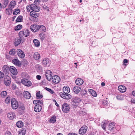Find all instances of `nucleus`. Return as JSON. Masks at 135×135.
<instances>
[{"instance_id":"obj_43","label":"nucleus","mask_w":135,"mask_h":135,"mask_svg":"<svg viewBox=\"0 0 135 135\" xmlns=\"http://www.w3.org/2000/svg\"><path fill=\"white\" fill-rule=\"evenodd\" d=\"M65 97L64 99H69L71 98V95L70 94H66Z\"/></svg>"},{"instance_id":"obj_27","label":"nucleus","mask_w":135,"mask_h":135,"mask_svg":"<svg viewBox=\"0 0 135 135\" xmlns=\"http://www.w3.org/2000/svg\"><path fill=\"white\" fill-rule=\"evenodd\" d=\"M2 70L5 73L7 74L8 73L9 70L8 66L6 65L3 66L2 68Z\"/></svg>"},{"instance_id":"obj_17","label":"nucleus","mask_w":135,"mask_h":135,"mask_svg":"<svg viewBox=\"0 0 135 135\" xmlns=\"http://www.w3.org/2000/svg\"><path fill=\"white\" fill-rule=\"evenodd\" d=\"M81 88L79 87L76 86L73 89V91L75 94H78L81 91Z\"/></svg>"},{"instance_id":"obj_19","label":"nucleus","mask_w":135,"mask_h":135,"mask_svg":"<svg viewBox=\"0 0 135 135\" xmlns=\"http://www.w3.org/2000/svg\"><path fill=\"white\" fill-rule=\"evenodd\" d=\"M115 125L114 123L111 122L109 123L107 127L109 131H112L114 128Z\"/></svg>"},{"instance_id":"obj_25","label":"nucleus","mask_w":135,"mask_h":135,"mask_svg":"<svg viewBox=\"0 0 135 135\" xmlns=\"http://www.w3.org/2000/svg\"><path fill=\"white\" fill-rule=\"evenodd\" d=\"M63 90L64 93L68 94L70 91V89L68 86H65L63 88Z\"/></svg>"},{"instance_id":"obj_3","label":"nucleus","mask_w":135,"mask_h":135,"mask_svg":"<svg viewBox=\"0 0 135 135\" xmlns=\"http://www.w3.org/2000/svg\"><path fill=\"white\" fill-rule=\"evenodd\" d=\"M21 83L24 85L29 87L32 85V83L28 79L24 78L21 80Z\"/></svg>"},{"instance_id":"obj_50","label":"nucleus","mask_w":135,"mask_h":135,"mask_svg":"<svg viewBox=\"0 0 135 135\" xmlns=\"http://www.w3.org/2000/svg\"><path fill=\"white\" fill-rule=\"evenodd\" d=\"M24 31H21L19 33V36L18 37H20L21 38H23V36H24Z\"/></svg>"},{"instance_id":"obj_45","label":"nucleus","mask_w":135,"mask_h":135,"mask_svg":"<svg viewBox=\"0 0 135 135\" xmlns=\"http://www.w3.org/2000/svg\"><path fill=\"white\" fill-rule=\"evenodd\" d=\"M36 67L38 71H41L42 70L41 67L40 65H36Z\"/></svg>"},{"instance_id":"obj_30","label":"nucleus","mask_w":135,"mask_h":135,"mask_svg":"<svg viewBox=\"0 0 135 135\" xmlns=\"http://www.w3.org/2000/svg\"><path fill=\"white\" fill-rule=\"evenodd\" d=\"M19 111L20 112L21 110L23 111L25 109V107L23 104L21 103L20 105H19Z\"/></svg>"},{"instance_id":"obj_15","label":"nucleus","mask_w":135,"mask_h":135,"mask_svg":"<svg viewBox=\"0 0 135 135\" xmlns=\"http://www.w3.org/2000/svg\"><path fill=\"white\" fill-rule=\"evenodd\" d=\"M7 117L9 119L13 120L16 117L15 114L13 112H10L8 114Z\"/></svg>"},{"instance_id":"obj_51","label":"nucleus","mask_w":135,"mask_h":135,"mask_svg":"<svg viewBox=\"0 0 135 135\" xmlns=\"http://www.w3.org/2000/svg\"><path fill=\"white\" fill-rule=\"evenodd\" d=\"M22 26L21 25H18L16 27V30H20L22 28Z\"/></svg>"},{"instance_id":"obj_18","label":"nucleus","mask_w":135,"mask_h":135,"mask_svg":"<svg viewBox=\"0 0 135 135\" xmlns=\"http://www.w3.org/2000/svg\"><path fill=\"white\" fill-rule=\"evenodd\" d=\"M42 109V107L41 105L39 104H36L34 107V111L37 112H40Z\"/></svg>"},{"instance_id":"obj_9","label":"nucleus","mask_w":135,"mask_h":135,"mask_svg":"<svg viewBox=\"0 0 135 135\" xmlns=\"http://www.w3.org/2000/svg\"><path fill=\"white\" fill-rule=\"evenodd\" d=\"M81 101V100L80 98L76 97L73 99L71 104L73 106H77Z\"/></svg>"},{"instance_id":"obj_8","label":"nucleus","mask_w":135,"mask_h":135,"mask_svg":"<svg viewBox=\"0 0 135 135\" xmlns=\"http://www.w3.org/2000/svg\"><path fill=\"white\" fill-rule=\"evenodd\" d=\"M39 26L38 25L34 24L30 26V28L32 31L36 32L38 31L40 29Z\"/></svg>"},{"instance_id":"obj_14","label":"nucleus","mask_w":135,"mask_h":135,"mask_svg":"<svg viewBox=\"0 0 135 135\" xmlns=\"http://www.w3.org/2000/svg\"><path fill=\"white\" fill-rule=\"evenodd\" d=\"M42 63L44 66H49L50 65L49 60L48 58H44L43 59Z\"/></svg>"},{"instance_id":"obj_29","label":"nucleus","mask_w":135,"mask_h":135,"mask_svg":"<svg viewBox=\"0 0 135 135\" xmlns=\"http://www.w3.org/2000/svg\"><path fill=\"white\" fill-rule=\"evenodd\" d=\"M16 125L18 128H21L23 126V123L21 121H19L17 122Z\"/></svg>"},{"instance_id":"obj_10","label":"nucleus","mask_w":135,"mask_h":135,"mask_svg":"<svg viewBox=\"0 0 135 135\" xmlns=\"http://www.w3.org/2000/svg\"><path fill=\"white\" fill-rule=\"evenodd\" d=\"M45 76L47 79L48 81H50L52 78V73L50 70H47L46 71L45 73Z\"/></svg>"},{"instance_id":"obj_28","label":"nucleus","mask_w":135,"mask_h":135,"mask_svg":"<svg viewBox=\"0 0 135 135\" xmlns=\"http://www.w3.org/2000/svg\"><path fill=\"white\" fill-rule=\"evenodd\" d=\"M88 91L93 96L96 97L97 96V93L94 90L89 89L88 90Z\"/></svg>"},{"instance_id":"obj_61","label":"nucleus","mask_w":135,"mask_h":135,"mask_svg":"<svg viewBox=\"0 0 135 135\" xmlns=\"http://www.w3.org/2000/svg\"><path fill=\"white\" fill-rule=\"evenodd\" d=\"M41 76L39 75H38L36 76V78L39 80L41 79Z\"/></svg>"},{"instance_id":"obj_38","label":"nucleus","mask_w":135,"mask_h":135,"mask_svg":"<svg viewBox=\"0 0 135 135\" xmlns=\"http://www.w3.org/2000/svg\"><path fill=\"white\" fill-rule=\"evenodd\" d=\"M33 103L34 104H36L37 103H39L41 104H42V101L40 100H34L33 102Z\"/></svg>"},{"instance_id":"obj_36","label":"nucleus","mask_w":135,"mask_h":135,"mask_svg":"<svg viewBox=\"0 0 135 135\" xmlns=\"http://www.w3.org/2000/svg\"><path fill=\"white\" fill-rule=\"evenodd\" d=\"M23 20V17L21 16H19L16 20V22H21Z\"/></svg>"},{"instance_id":"obj_63","label":"nucleus","mask_w":135,"mask_h":135,"mask_svg":"<svg viewBox=\"0 0 135 135\" xmlns=\"http://www.w3.org/2000/svg\"><path fill=\"white\" fill-rule=\"evenodd\" d=\"M131 102L132 103H135V100H134L133 99H132L131 100Z\"/></svg>"},{"instance_id":"obj_53","label":"nucleus","mask_w":135,"mask_h":135,"mask_svg":"<svg viewBox=\"0 0 135 135\" xmlns=\"http://www.w3.org/2000/svg\"><path fill=\"white\" fill-rule=\"evenodd\" d=\"M25 131L23 129L21 131H20V132L19 135H25Z\"/></svg>"},{"instance_id":"obj_32","label":"nucleus","mask_w":135,"mask_h":135,"mask_svg":"<svg viewBox=\"0 0 135 135\" xmlns=\"http://www.w3.org/2000/svg\"><path fill=\"white\" fill-rule=\"evenodd\" d=\"M49 121L52 123H54L56 121V117L55 116H54L50 119Z\"/></svg>"},{"instance_id":"obj_7","label":"nucleus","mask_w":135,"mask_h":135,"mask_svg":"<svg viewBox=\"0 0 135 135\" xmlns=\"http://www.w3.org/2000/svg\"><path fill=\"white\" fill-rule=\"evenodd\" d=\"M87 127L85 126H82L79 129V133L81 135H83L86 133L87 130Z\"/></svg>"},{"instance_id":"obj_47","label":"nucleus","mask_w":135,"mask_h":135,"mask_svg":"<svg viewBox=\"0 0 135 135\" xmlns=\"http://www.w3.org/2000/svg\"><path fill=\"white\" fill-rule=\"evenodd\" d=\"M45 89L48 91L51 94H53L54 93V91L53 90L50 88H49L47 87L45 88Z\"/></svg>"},{"instance_id":"obj_55","label":"nucleus","mask_w":135,"mask_h":135,"mask_svg":"<svg viewBox=\"0 0 135 135\" xmlns=\"http://www.w3.org/2000/svg\"><path fill=\"white\" fill-rule=\"evenodd\" d=\"M4 77V74L2 72L0 71V79L3 78Z\"/></svg>"},{"instance_id":"obj_1","label":"nucleus","mask_w":135,"mask_h":135,"mask_svg":"<svg viewBox=\"0 0 135 135\" xmlns=\"http://www.w3.org/2000/svg\"><path fill=\"white\" fill-rule=\"evenodd\" d=\"M11 105L12 108L13 109H16L19 106L17 100L14 98L11 99Z\"/></svg>"},{"instance_id":"obj_13","label":"nucleus","mask_w":135,"mask_h":135,"mask_svg":"<svg viewBox=\"0 0 135 135\" xmlns=\"http://www.w3.org/2000/svg\"><path fill=\"white\" fill-rule=\"evenodd\" d=\"M12 62L13 64L17 66H20L21 65V61L17 59H13L12 60Z\"/></svg>"},{"instance_id":"obj_40","label":"nucleus","mask_w":135,"mask_h":135,"mask_svg":"<svg viewBox=\"0 0 135 135\" xmlns=\"http://www.w3.org/2000/svg\"><path fill=\"white\" fill-rule=\"evenodd\" d=\"M108 124L107 123H105V122H103L102 124V127L104 130H106V126Z\"/></svg>"},{"instance_id":"obj_12","label":"nucleus","mask_w":135,"mask_h":135,"mask_svg":"<svg viewBox=\"0 0 135 135\" xmlns=\"http://www.w3.org/2000/svg\"><path fill=\"white\" fill-rule=\"evenodd\" d=\"M9 70L12 74L14 75H16L18 73L16 69L13 66H11L10 67Z\"/></svg>"},{"instance_id":"obj_5","label":"nucleus","mask_w":135,"mask_h":135,"mask_svg":"<svg viewBox=\"0 0 135 135\" xmlns=\"http://www.w3.org/2000/svg\"><path fill=\"white\" fill-rule=\"evenodd\" d=\"M24 41V38H21L20 37H18L15 39L14 42L15 46L19 45L21 42L23 43Z\"/></svg>"},{"instance_id":"obj_60","label":"nucleus","mask_w":135,"mask_h":135,"mask_svg":"<svg viewBox=\"0 0 135 135\" xmlns=\"http://www.w3.org/2000/svg\"><path fill=\"white\" fill-rule=\"evenodd\" d=\"M121 97L122 96L120 95L117 96V98L118 100H120L121 99Z\"/></svg>"},{"instance_id":"obj_26","label":"nucleus","mask_w":135,"mask_h":135,"mask_svg":"<svg viewBox=\"0 0 135 135\" xmlns=\"http://www.w3.org/2000/svg\"><path fill=\"white\" fill-rule=\"evenodd\" d=\"M16 3V2L15 1H12L10 2L8 7H9L12 9L15 7Z\"/></svg>"},{"instance_id":"obj_57","label":"nucleus","mask_w":135,"mask_h":135,"mask_svg":"<svg viewBox=\"0 0 135 135\" xmlns=\"http://www.w3.org/2000/svg\"><path fill=\"white\" fill-rule=\"evenodd\" d=\"M40 1L39 0H36L34 1V3L36 4L39 3Z\"/></svg>"},{"instance_id":"obj_16","label":"nucleus","mask_w":135,"mask_h":135,"mask_svg":"<svg viewBox=\"0 0 135 135\" xmlns=\"http://www.w3.org/2000/svg\"><path fill=\"white\" fill-rule=\"evenodd\" d=\"M24 97L27 99L30 98L31 95L30 93L27 91H24L23 92Z\"/></svg>"},{"instance_id":"obj_41","label":"nucleus","mask_w":135,"mask_h":135,"mask_svg":"<svg viewBox=\"0 0 135 135\" xmlns=\"http://www.w3.org/2000/svg\"><path fill=\"white\" fill-rule=\"evenodd\" d=\"M20 12L19 9L17 8L14 10L13 12V14L14 15H16L18 13Z\"/></svg>"},{"instance_id":"obj_2","label":"nucleus","mask_w":135,"mask_h":135,"mask_svg":"<svg viewBox=\"0 0 135 135\" xmlns=\"http://www.w3.org/2000/svg\"><path fill=\"white\" fill-rule=\"evenodd\" d=\"M62 109L63 112L67 113L70 111V107L68 104L64 103L62 105Z\"/></svg>"},{"instance_id":"obj_21","label":"nucleus","mask_w":135,"mask_h":135,"mask_svg":"<svg viewBox=\"0 0 135 135\" xmlns=\"http://www.w3.org/2000/svg\"><path fill=\"white\" fill-rule=\"evenodd\" d=\"M37 12L31 11L30 13V15L33 18H36L39 16V14L37 13Z\"/></svg>"},{"instance_id":"obj_58","label":"nucleus","mask_w":135,"mask_h":135,"mask_svg":"<svg viewBox=\"0 0 135 135\" xmlns=\"http://www.w3.org/2000/svg\"><path fill=\"white\" fill-rule=\"evenodd\" d=\"M68 135H78L77 134L74 133H69Z\"/></svg>"},{"instance_id":"obj_59","label":"nucleus","mask_w":135,"mask_h":135,"mask_svg":"<svg viewBox=\"0 0 135 135\" xmlns=\"http://www.w3.org/2000/svg\"><path fill=\"white\" fill-rule=\"evenodd\" d=\"M5 135H11V134L10 132H7L5 134Z\"/></svg>"},{"instance_id":"obj_11","label":"nucleus","mask_w":135,"mask_h":135,"mask_svg":"<svg viewBox=\"0 0 135 135\" xmlns=\"http://www.w3.org/2000/svg\"><path fill=\"white\" fill-rule=\"evenodd\" d=\"M17 54L19 57L22 59L25 56V54L23 51L20 49H17L16 51Z\"/></svg>"},{"instance_id":"obj_31","label":"nucleus","mask_w":135,"mask_h":135,"mask_svg":"<svg viewBox=\"0 0 135 135\" xmlns=\"http://www.w3.org/2000/svg\"><path fill=\"white\" fill-rule=\"evenodd\" d=\"M33 42L35 45L36 47H38L40 45L39 41L37 39H34L33 40Z\"/></svg>"},{"instance_id":"obj_24","label":"nucleus","mask_w":135,"mask_h":135,"mask_svg":"<svg viewBox=\"0 0 135 135\" xmlns=\"http://www.w3.org/2000/svg\"><path fill=\"white\" fill-rule=\"evenodd\" d=\"M84 82L83 80L81 78L77 79L75 80V83L77 85H82Z\"/></svg>"},{"instance_id":"obj_64","label":"nucleus","mask_w":135,"mask_h":135,"mask_svg":"<svg viewBox=\"0 0 135 135\" xmlns=\"http://www.w3.org/2000/svg\"><path fill=\"white\" fill-rule=\"evenodd\" d=\"M132 94L133 95L134 97L135 96V91H132Z\"/></svg>"},{"instance_id":"obj_42","label":"nucleus","mask_w":135,"mask_h":135,"mask_svg":"<svg viewBox=\"0 0 135 135\" xmlns=\"http://www.w3.org/2000/svg\"><path fill=\"white\" fill-rule=\"evenodd\" d=\"M36 96L38 99H40L42 98V96L41 95L40 92V91L38 92L36 94Z\"/></svg>"},{"instance_id":"obj_37","label":"nucleus","mask_w":135,"mask_h":135,"mask_svg":"<svg viewBox=\"0 0 135 135\" xmlns=\"http://www.w3.org/2000/svg\"><path fill=\"white\" fill-rule=\"evenodd\" d=\"M7 93L6 91H3L1 93V97L3 98L6 97L7 95Z\"/></svg>"},{"instance_id":"obj_22","label":"nucleus","mask_w":135,"mask_h":135,"mask_svg":"<svg viewBox=\"0 0 135 135\" xmlns=\"http://www.w3.org/2000/svg\"><path fill=\"white\" fill-rule=\"evenodd\" d=\"M118 89L119 91L122 93H124L125 92L126 90V87L122 85L119 86Z\"/></svg>"},{"instance_id":"obj_23","label":"nucleus","mask_w":135,"mask_h":135,"mask_svg":"<svg viewBox=\"0 0 135 135\" xmlns=\"http://www.w3.org/2000/svg\"><path fill=\"white\" fill-rule=\"evenodd\" d=\"M40 54L38 52H35L33 55V58L36 60H39L40 58Z\"/></svg>"},{"instance_id":"obj_48","label":"nucleus","mask_w":135,"mask_h":135,"mask_svg":"<svg viewBox=\"0 0 135 135\" xmlns=\"http://www.w3.org/2000/svg\"><path fill=\"white\" fill-rule=\"evenodd\" d=\"M12 9H11V8L8 7L7 8L6 10H5V12L6 13L7 15H9L10 14V12H9V10Z\"/></svg>"},{"instance_id":"obj_6","label":"nucleus","mask_w":135,"mask_h":135,"mask_svg":"<svg viewBox=\"0 0 135 135\" xmlns=\"http://www.w3.org/2000/svg\"><path fill=\"white\" fill-rule=\"evenodd\" d=\"M51 79L52 82L55 84H57L59 83L61 80L60 77L57 75L53 76Z\"/></svg>"},{"instance_id":"obj_39","label":"nucleus","mask_w":135,"mask_h":135,"mask_svg":"<svg viewBox=\"0 0 135 135\" xmlns=\"http://www.w3.org/2000/svg\"><path fill=\"white\" fill-rule=\"evenodd\" d=\"M40 30H42V31L45 32L46 31V29L45 27L43 25H40Z\"/></svg>"},{"instance_id":"obj_52","label":"nucleus","mask_w":135,"mask_h":135,"mask_svg":"<svg viewBox=\"0 0 135 135\" xmlns=\"http://www.w3.org/2000/svg\"><path fill=\"white\" fill-rule=\"evenodd\" d=\"M59 94L60 96L62 98L64 99L65 98V95L66 94H64L63 93L61 92L59 93Z\"/></svg>"},{"instance_id":"obj_35","label":"nucleus","mask_w":135,"mask_h":135,"mask_svg":"<svg viewBox=\"0 0 135 135\" xmlns=\"http://www.w3.org/2000/svg\"><path fill=\"white\" fill-rule=\"evenodd\" d=\"M23 31L24 33V35L25 37H27L29 35L30 32L29 30L26 29Z\"/></svg>"},{"instance_id":"obj_20","label":"nucleus","mask_w":135,"mask_h":135,"mask_svg":"<svg viewBox=\"0 0 135 135\" xmlns=\"http://www.w3.org/2000/svg\"><path fill=\"white\" fill-rule=\"evenodd\" d=\"M32 10L33 11L38 12L40 8L38 6L34 4H32Z\"/></svg>"},{"instance_id":"obj_46","label":"nucleus","mask_w":135,"mask_h":135,"mask_svg":"<svg viewBox=\"0 0 135 135\" xmlns=\"http://www.w3.org/2000/svg\"><path fill=\"white\" fill-rule=\"evenodd\" d=\"M26 8L27 11L28 12H30V10H32V4L27 6Z\"/></svg>"},{"instance_id":"obj_4","label":"nucleus","mask_w":135,"mask_h":135,"mask_svg":"<svg viewBox=\"0 0 135 135\" xmlns=\"http://www.w3.org/2000/svg\"><path fill=\"white\" fill-rule=\"evenodd\" d=\"M3 81L5 85L6 86H9L11 83V79L9 76L6 75L4 78Z\"/></svg>"},{"instance_id":"obj_44","label":"nucleus","mask_w":135,"mask_h":135,"mask_svg":"<svg viewBox=\"0 0 135 135\" xmlns=\"http://www.w3.org/2000/svg\"><path fill=\"white\" fill-rule=\"evenodd\" d=\"M39 36L40 39L42 40H43L45 37V35L43 33L40 34Z\"/></svg>"},{"instance_id":"obj_54","label":"nucleus","mask_w":135,"mask_h":135,"mask_svg":"<svg viewBox=\"0 0 135 135\" xmlns=\"http://www.w3.org/2000/svg\"><path fill=\"white\" fill-rule=\"evenodd\" d=\"M82 95L86 96L87 95V92L86 90H83L82 92Z\"/></svg>"},{"instance_id":"obj_49","label":"nucleus","mask_w":135,"mask_h":135,"mask_svg":"<svg viewBox=\"0 0 135 135\" xmlns=\"http://www.w3.org/2000/svg\"><path fill=\"white\" fill-rule=\"evenodd\" d=\"M10 98L9 97H7L5 100V103L7 104L9 103L10 102Z\"/></svg>"},{"instance_id":"obj_33","label":"nucleus","mask_w":135,"mask_h":135,"mask_svg":"<svg viewBox=\"0 0 135 135\" xmlns=\"http://www.w3.org/2000/svg\"><path fill=\"white\" fill-rule=\"evenodd\" d=\"M16 53V50L14 49H12L9 52V54L11 56L14 55Z\"/></svg>"},{"instance_id":"obj_56","label":"nucleus","mask_w":135,"mask_h":135,"mask_svg":"<svg viewBox=\"0 0 135 135\" xmlns=\"http://www.w3.org/2000/svg\"><path fill=\"white\" fill-rule=\"evenodd\" d=\"M123 62L124 65H126V64L128 62L127 60L126 59H124V60Z\"/></svg>"},{"instance_id":"obj_62","label":"nucleus","mask_w":135,"mask_h":135,"mask_svg":"<svg viewBox=\"0 0 135 135\" xmlns=\"http://www.w3.org/2000/svg\"><path fill=\"white\" fill-rule=\"evenodd\" d=\"M54 101L55 102V104L57 106V107H59V104L57 103V102H56V101L55 100H54Z\"/></svg>"},{"instance_id":"obj_34","label":"nucleus","mask_w":135,"mask_h":135,"mask_svg":"<svg viewBox=\"0 0 135 135\" xmlns=\"http://www.w3.org/2000/svg\"><path fill=\"white\" fill-rule=\"evenodd\" d=\"M9 2L8 0H3V7L5 8L6 7Z\"/></svg>"}]
</instances>
